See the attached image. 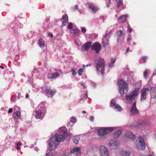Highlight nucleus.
Segmentation results:
<instances>
[{"instance_id": "obj_11", "label": "nucleus", "mask_w": 156, "mask_h": 156, "mask_svg": "<svg viewBox=\"0 0 156 156\" xmlns=\"http://www.w3.org/2000/svg\"><path fill=\"white\" fill-rule=\"evenodd\" d=\"M101 156H109V154L107 148L105 146L101 145L98 148Z\"/></svg>"}, {"instance_id": "obj_51", "label": "nucleus", "mask_w": 156, "mask_h": 156, "mask_svg": "<svg viewBox=\"0 0 156 156\" xmlns=\"http://www.w3.org/2000/svg\"><path fill=\"white\" fill-rule=\"evenodd\" d=\"M22 145V144L21 142H19L17 144V146H21Z\"/></svg>"}, {"instance_id": "obj_23", "label": "nucleus", "mask_w": 156, "mask_h": 156, "mask_svg": "<svg viewBox=\"0 0 156 156\" xmlns=\"http://www.w3.org/2000/svg\"><path fill=\"white\" fill-rule=\"evenodd\" d=\"M69 31L72 35L75 37H76L80 33V30L76 27L73 29L69 30Z\"/></svg>"}, {"instance_id": "obj_28", "label": "nucleus", "mask_w": 156, "mask_h": 156, "mask_svg": "<svg viewBox=\"0 0 156 156\" xmlns=\"http://www.w3.org/2000/svg\"><path fill=\"white\" fill-rule=\"evenodd\" d=\"M128 16L126 15H124L120 16L119 18V23H124L126 20Z\"/></svg>"}, {"instance_id": "obj_37", "label": "nucleus", "mask_w": 156, "mask_h": 156, "mask_svg": "<svg viewBox=\"0 0 156 156\" xmlns=\"http://www.w3.org/2000/svg\"><path fill=\"white\" fill-rule=\"evenodd\" d=\"M141 61L142 62L145 63L146 62L147 59V58L146 56H143L141 57Z\"/></svg>"}, {"instance_id": "obj_1", "label": "nucleus", "mask_w": 156, "mask_h": 156, "mask_svg": "<svg viewBox=\"0 0 156 156\" xmlns=\"http://www.w3.org/2000/svg\"><path fill=\"white\" fill-rule=\"evenodd\" d=\"M60 134L56 135L54 137L50 136L49 139L47 141L49 149L52 150L55 149L58 145V142L63 141L65 139V136L67 137L71 136V133L68 132L66 128L62 127L59 129Z\"/></svg>"}, {"instance_id": "obj_53", "label": "nucleus", "mask_w": 156, "mask_h": 156, "mask_svg": "<svg viewBox=\"0 0 156 156\" xmlns=\"http://www.w3.org/2000/svg\"><path fill=\"white\" fill-rule=\"evenodd\" d=\"M34 150H35V151H38L39 150V149L37 147H35V148H34Z\"/></svg>"}, {"instance_id": "obj_18", "label": "nucleus", "mask_w": 156, "mask_h": 156, "mask_svg": "<svg viewBox=\"0 0 156 156\" xmlns=\"http://www.w3.org/2000/svg\"><path fill=\"white\" fill-rule=\"evenodd\" d=\"M117 35L118 37L117 41L118 42H121L124 40L125 34L122 30L117 31Z\"/></svg>"}, {"instance_id": "obj_64", "label": "nucleus", "mask_w": 156, "mask_h": 156, "mask_svg": "<svg viewBox=\"0 0 156 156\" xmlns=\"http://www.w3.org/2000/svg\"><path fill=\"white\" fill-rule=\"evenodd\" d=\"M155 71H156V73H154L153 74V75H156V70Z\"/></svg>"}, {"instance_id": "obj_54", "label": "nucleus", "mask_w": 156, "mask_h": 156, "mask_svg": "<svg viewBox=\"0 0 156 156\" xmlns=\"http://www.w3.org/2000/svg\"><path fill=\"white\" fill-rule=\"evenodd\" d=\"M81 85H82V86H83V87H85V84H84V83H81Z\"/></svg>"}, {"instance_id": "obj_31", "label": "nucleus", "mask_w": 156, "mask_h": 156, "mask_svg": "<svg viewBox=\"0 0 156 156\" xmlns=\"http://www.w3.org/2000/svg\"><path fill=\"white\" fill-rule=\"evenodd\" d=\"M48 144V150L46 152V156H52L53 155V153L52 150H53L49 149V145Z\"/></svg>"}, {"instance_id": "obj_33", "label": "nucleus", "mask_w": 156, "mask_h": 156, "mask_svg": "<svg viewBox=\"0 0 156 156\" xmlns=\"http://www.w3.org/2000/svg\"><path fill=\"white\" fill-rule=\"evenodd\" d=\"M80 140V137L79 136H74L73 138V142L76 144L78 143Z\"/></svg>"}, {"instance_id": "obj_50", "label": "nucleus", "mask_w": 156, "mask_h": 156, "mask_svg": "<svg viewBox=\"0 0 156 156\" xmlns=\"http://www.w3.org/2000/svg\"><path fill=\"white\" fill-rule=\"evenodd\" d=\"M84 98H87V93H86L84 94Z\"/></svg>"}, {"instance_id": "obj_47", "label": "nucleus", "mask_w": 156, "mask_h": 156, "mask_svg": "<svg viewBox=\"0 0 156 156\" xmlns=\"http://www.w3.org/2000/svg\"><path fill=\"white\" fill-rule=\"evenodd\" d=\"M48 35L51 37H52L53 36V34L51 33H49L48 34Z\"/></svg>"}, {"instance_id": "obj_52", "label": "nucleus", "mask_w": 156, "mask_h": 156, "mask_svg": "<svg viewBox=\"0 0 156 156\" xmlns=\"http://www.w3.org/2000/svg\"><path fill=\"white\" fill-rule=\"evenodd\" d=\"M61 156H66V153H64Z\"/></svg>"}, {"instance_id": "obj_9", "label": "nucleus", "mask_w": 156, "mask_h": 156, "mask_svg": "<svg viewBox=\"0 0 156 156\" xmlns=\"http://www.w3.org/2000/svg\"><path fill=\"white\" fill-rule=\"evenodd\" d=\"M136 139V135L132 132L127 131L125 132L124 138L125 141L127 142L128 139L132 141H134Z\"/></svg>"}, {"instance_id": "obj_13", "label": "nucleus", "mask_w": 156, "mask_h": 156, "mask_svg": "<svg viewBox=\"0 0 156 156\" xmlns=\"http://www.w3.org/2000/svg\"><path fill=\"white\" fill-rule=\"evenodd\" d=\"M110 31L106 32L104 35L102 41L104 47H105L109 44V39L110 36Z\"/></svg>"}, {"instance_id": "obj_36", "label": "nucleus", "mask_w": 156, "mask_h": 156, "mask_svg": "<svg viewBox=\"0 0 156 156\" xmlns=\"http://www.w3.org/2000/svg\"><path fill=\"white\" fill-rule=\"evenodd\" d=\"M144 78L146 79L149 75V71L146 70L144 72Z\"/></svg>"}, {"instance_id": "obj_34", "label": "nucleus", "mask_w": 156, "mask_h": 156, "mask_svg": "<svg viewBox=\"0 0 156 156\" xmlns=\"http://www.w3.org/2000/svg\"><path fill=\"white\" fill-rule=\"evenodd\" d=\"M117 4V8L119 9L120 7L123 5L122 0H116Z\"/></svg>"}, {"instance_id": "obj_24", "label": "nucleus", "mask_w": 156, "mask_h": 156, "mask_svg": "<svg viewBox=\"0 0 156 156\" xmlns=\"http://www.w3.org/2000/svg\"><path fill=\"white\" fill-rule=\"evenodd\" d=\"M13 116L15 121L17 122V119H18L21 118V113L20 111H16V112H14L13 113Z\"/></svg>"}, {"instance_id": "obj_14", "label": "nucleus", "mask_w": 156, "mask_h": 156, "mask_svg": "<svg viewBox=\"0 0 156 156\" xmlns=\"http://www.w3.org/2000/svg\"><path fill=\"white\" fill-rule=\"evenodd\" d=\"M45 113H43V111L41 110H35L34 111L33 114L36 119H40L43 117Z\"/></svg>"}, {"instance_id": "obj_3", "label": "nucleus", "mask_w": 156, "mask_h": 156, "mask_svg": "<svg viewBox=\"0 0 156 156\" xmlns=\"http://www.w3.org/2000/svg\"><path fill=\"white\" fill-rule=\"evenodd\" d=\"M118 127H105L98 129L97 132V135L99 138L102 140H105L106 138L105 135L115 130H117Z\"/></svg>"}, {"instance_id": "obj_59", "label": "nucleus", "mask_w": 156, "mask_h": 156, "mask_svg": "<svg viewBox=\"0 0 156 156\" xmlns=\"http://www.w3.org/2000/svg\"><path fill=\"white\" fill-rule=\"evenodd\" d=\"M0 68L2 69H3L4 67L2 66H0Z\"/></svg>"}, {"instance_id": "obj_2", "label": "nucleus", "mask_w": 156, "mask_h": 156, "mask_svg": "<svg viewBox=\"0 0 156 156\" xmlns=\"http://www.w3.org/2000/svg\"><path fill=\"white\" fill-rule=\"evenodd\" d=\"M152 82V80H150L148 83L147 87L142 90L140 99L141 101H143L145 100L149 93L150 92L151 101H154L156 103V93L154 91V88L150 85Z\"/></svg>"}, {"instance_id": "obj_22", "label": "nucleus", "mask_w": 156, "mask_h": 156, "mask_svg": "<svg viewBox=\"0 0 156 156\" xmlns=\"http://www.w3.org/2000/svg\"><path fill=\"white\" fill-rule=\"evenodd\" d=\"M91 42L89 41L83 44L82 46V50L83 51H88L90 47H91Z\"/></svg>"}, {"instance_id": "obj_62", "label": "nucleus", "mask_w": 156, "mask_h": 156, "mask_svg": "<svg viewBox=\"0 0 156 156\" xmlns=\"http://www.w3.org/2000/svg\"><path fill=\"white\" fill-rule=\"evenodd\" d=\"M16 96L15 95H14L12 96V98H16Z\"/></svg>"}, {"instance_id": "obj_16", "label": "nucleus", "mask_w": 156, "mask_h": 156, "mask_svg": "<svg viewBox=\"0 0 156 156\" xmlns=\"http://www.w3.org/2000/svg\"><path fill=\"white\" fill-rule=\"evenodd\" d=\"M119 143L118 141L116 140H111L109 144V146L112 148L115 149L117 147L119 146Z\"/></svg>"}, {"instance_id": "obj_30", "label": "nucleus", "mask_w": 156, "mask_h": 156, "mask_svg": "<svg viewBox=\"0 0 156 156\" xmlns=\"http://www.w3.org/2000/svg\"><path fill=\"white\" fill-rule=\"evenodd\" d=\"M76 27V26L74 24L72 23L69 22L68 24L67 28L70 30L74 29Z\"/></svg>"}, {"instance_id": "obj_6", "label": "nucleus", "mask_w": 156, "mask_h": 156, "mask_svg": "<svg viewBox=\"0 0 156 156\" xmlns=\"http://www.w3.org/2000/svg\"><path fill=\"white\" fill-rule=\"evenodd\" d=\"M136 148L139 150H143L145 148V143L143 136H138L135 143Z\"/></svg>"}, {"instance_id": "obj_20", "label": "nucleus", "mask_w": 156, "mask_h": 156, "mask_svg": "<svg viewBox=\"0 0 156 156\" xmlns=\"http://www.w3.org/2000/svg\"><path fill=\"white\" fill-rule=\"evenodd\" d=\"M70 152L80 156L81 154L80 148L78 147H75L73 149L70 150Z\"/></svg>"}, {"instance_id": "obj_41", "label": "nucleus", "mask_w": 156, "mask_h": 156, "mask_svg": "<svg viewBox=\"0 0 156 156\" xmlns=\"http://www.w3.org/2000/svg\"><path fill=\"white\" fill-rule=\"evenodd\" d=\"M77 70L76 69V70H75L74 69H71V72L72 73V75H75L76 74V70Z\"/></svg>"}, {"instance_id": "obj_46", "label": "nucleus", "mask_w": 156, "mask_h": 156, "mask_svg": "<svg viewBox=\"0 0 156 156\" xmlns=\"http://www.w3.org/2000/svg\"><path fill=\"white\" fill-rule=\"evenodd\" d=\"M129 48H127L126 50V51L125 53L126 54H127V53H128L129 51Z\"/></svg>"}, {"instance_id": "obj_45", "label": "nucleus", "mask_w": 156, "mask_h": 156, "mask_svg": "<svg viewBox=\"0 0 156 156\" xmlns=\"http://www.w3.org/2000/svg\"><path fill=\"white\" fill-rule=\"evenodd\" d=\"M12 109L11 108H10L9 109L8 112L9 113H10L12 112Z\"/></svg>"}, {"instance_id": "obj_7", "label": "nucleus", "mask_w": 156, "mask_h": 156, "mask_svg": "<svg viewBox=\"0 0 156 156\" xmlns=\"http://www.w3.org/2000/svg\"><path fill=\"white\" fill-rule=\"evenodd\" d=\"M139 89L135 88L130 94L127 95L126 96V102L128 104L131 103L135 99V98L138 95Z\"/></svg>"}, {"instance_id": "obj_19", "label": "nucleus", "mask_w": 156, "mask_h": 156, "mask_svg": "<svg viewBox=\"0 0 156 156\" xmlns=\"http://www.w3.org/2000/svg\"><path fill=\"white\" fill-rule=\"evenodd\" d=\"M130 113L132 115H137L139 113V111L136 108L135 102L131 107Z\"/></svg>"}, {"instance_id": "obj_58", "label": "nucleus", "mask_w": 156, "mask_h": 156, "mask_svg": "<svg viewBox=\"0 0 156 156\" xmlns=\"http://www.w3.org/2000/svg\"><path fill=\"white\" fill-rule=\"evenodd\" d=\"M28 97H29V95H28V94H27L26 95V98H27Z\"/></svg>"}, {"instance_id": "obj_10", "label": "nucleus", "mask_w": 156, "mask_h": 156, "mask_svg": "<svg viewBox=\"0 0 156 156\" xmlns=\"http://www.w3.org/2000/svg\"><path fill=\"white\" fill-rule=\"evenodd\" d=\"M42 89L46 92V95L48 97L53 96L56 92L55 90H51L50 87L47 86L43 87Z\"/></svg>"}, {"instance_id": "obj_39", "label": "nucleus", "mask_w": 156, "mask_h": 156, "mask_svg": "<svg viewBox=\"0 0 156 156\" xmlns=\"http://www.w3.org/2000/svg\"><path fill=\"white\" fill-rule=\"evenodd\" d=\"M84 69H80L78 70V73L80 76L82 75V73L83 72V70Z\"/></svg>"}, {"instance_id": "obj_25", "label": "nucleus", "mask_w": 156, "mask_h": 156, "mask_svg": "<svg viewBox=\"0 0 156 156\" xmlns=\"http://www.w3.org/2000/svg\"><path fill=\"white\" fill-rule=\"evenodd\" d=\"M131 151L126 150L122 151L120 153V154L122 156H136L134 155H131Z\"/></svg>"}, {"instance_id": "obj_61", "label": "nucleus", "mask_w": 156, "mask_h": 156, "mask_svg": "<svg viewBox=\"0 0 156 156\" xmlns=\"http://www.w3.org/2000/svg\"><path fill=\"white\" fill-rule=\"evenodd\" d=\"M18 108V107L17 106H15L14 107V108H15V109H16V108Z\"/></svg>"}, {"instance_id": "obj_48", "label": "nucleus", "mask_w": 156, "mask_h": 156, "mask_svg": "<svg viewBox=\"0 0 156 156\" xmlns=\"http://www.w3.org/2000/svg\"><path fill=\"white\" fill-rule=\"evenodd\" d=\"M74 43L75 44H76V45L78 46H79V44H78V43L76 41H75V42H74Z\"/></svg>"}, {"instance_id": "obj_29", "label": "nucleus", "mask_w": 156, "mask_h": 156, "mask_svg": "<svg viewBox=\"0 0 156 156\" xmlns=\"http://www.w3.org/2000/svg\"><path fill=\"white\" fill-rule=\"evenodd\" d=\"M122 129H120L117 130L114 134L113 136L114 138H117L121 134Z\"/></svg>"}, {"instance_id": "obj_15", "label": "nucleus", "mask_w": 156, "mask_h": 156, "mask_svg": "<svg viewBox=\"0 0 156 156\" xmlns=\"http://www.w3.org/2000/svg\"><path fill=\"white\" fill-rule=\"evenodd\" d=\"M86 7L93 13H95L98 10V8L93 3L88 2L86 5Z\"/></svg>"}, {"instance_id": "obj_44", "label": "nucleus", "mask_w": 156, "mask_h": 156, "mask_svg": "<svg viewBox=\"0 0 156 156\" xmlns=\"http://www.w3.org/2000/svg\"><path fill=\"white\" fill-rule=\"evenodd\" d=\"M89 119L90 121L93 122L94 120V117L93 116H90V117Z\"/></svg>"}, {"instance_id": "obj_55", "label": "nucleus", "mask_w": 156, "mask_h": 156, "mask_svg": "<svg viewBox=\"0 0 156 156\" xmlns=\"http://www.w3.org/2000/svg\"><path fill=\"white\" fill-rule=\"evenodd\" d=\"M20 147H19V146H17V147L16 148V149L18 150V149H20Z\"/></svg>"}, {"instance_id": "obj_5", "label": "nucleus", "mask_w": 156, "mask_h": 156, "mask_svg": "<svg viewBox=\"0 0 156 156\" xmlns=\"http://www.w3.org/2000/svg\"><path fill=\"white\" fill-rule=\"evenodd\" d=\"M118 85L119 86V91L120 94L122 95L127 93L128 90L127 83L122 79L118 81Z\"/></svg>"}, {"instance_id": "obj_49", "label": "nucleus", "mask_w": 156, "mask_h": 156, "mask_svg": "<svg viewBox=\"0 0 156 156\" xmlns=\"http://www.w3.org/2000/svg\"><path fill=\"white\" fill-rule=\"evenodd\" d=\"M21 94L20 93H19L18 95V98L19 99L20 98V97H21Z\"/></svg>"}, {"instance_id": "obj_43", "label": "nucleus", "mask_w": 156, "mask_h": 156, "mask_svg": "<svg viewBox=\"0 0 156 156\" xmlns=\"http://www.w3.org/2000/svg\"><path fill=\"white\" fill-rule=\"evenodd\" d=\"M81 30L83 33H84L86 32V29L84 27H83L81 28Z\"/></svg>"}, {"instance_id": "obj_38", "label": "nucleus", "mask_w": 156, "mask_h": 156, "mask_svg": "<svg viewBox=\"0 0 156 156\" xmlns=\"http://www.w3.org/2000/svg\"><path fill=\"white\" fill-rule=\"evenodd\" d=\"M76 119L74 117H72L70 119V122L73 123H75L76 122Z\"/></svg>"}, {"instance_id": "obj_32", "label": "nucleus", "mask_w": 156, "mask_h": 156, "mask_svg": "<svg viewBox=\"0 0 156 156\" xmlns=\"http://www.w3.org/2000/svg\"><path fill=\"white\" fill-rule=\"evenodd\" d=\"M39 46L41 48H43L44 46V42L42 39H40L39 40L38 42Z\"/></svg>"}, {"instance_id": "obj_60", "label": "nucleus", "mask_w": 156, "mask_h": 156, "mask_svg": "<svg viewBox=\"0 0 156 156\" xmlns=\"http://www.w3.org/2000/svg\"><path fill=\"white\" fill-rule=\"evenodd\" d=\"M82 113L83 114H85L86 113V112L84 111H83L82 112Z\"/></svg>"}, {"instance_id": "obj_12", "label": "nucleus", "mask_w": 156, "mask_h": 156, "mask_svg": "<svg viewBox=\"0 0 156 156\" xmlns=\"http://www.w3.org/2000/svg\"><path fill=\"white\" fill-rule=\"evenodd\" d=\"M110 106L111 107L118 112H121L122 110V107L118 104H116V100L112 99L110 102Z\"/></svg>"}, {"instance_id": "obj_40", "label": "nucleus", "mask_w": 156, "mask_h": 156, "mask_svg": "<svg viewBox=\"0 0 156 156\" xmlns=\"http://www.w3.org/2000/svg\"><path fill=\"white\" fill-rule=\"evenodd\" d=\"M127 31L129 32L130 33L132 31V28L129 26V25H128L127 26Z\"/></svg>"}, {"instance_id": "obj_42", "label": "nucleus", "mask_w": 156, "mask_h": 156, "mask_svg": "<svg viewBox=\"0 0 156 156\" xmlns=\"http://www.w3.org/2000/svg\"><path fill=\"white\" fill-rule=\"evenodd\" d=\"M131 36L129 35H128L127 38V41L128 42H129L131 41Z\"/></svg>"}, {"instance_id": "obj_57", "label": "nucleus", "mask_w": 156, "mask_h": 156, "mask_svg": "<svg viewBox=\"0 0 156 156\" xmlns=\"http://www.w3.org/2000/svg\"><path fill=\"white\" fill-rule=\"evenodd\" d=\"M92 85L93 86H94V87H95V86L96 84L95 83H92Z\"/></svg>"}, {"instance_id": "obj_17", "label": "nucleus", "mask_w": 156, "mask_h": 156, "mask_svg": "<svg viewBox=\"0 0 156 156\" xmlns=\"http://www.w3.org/2000/svg\"><path fill=\"white\" fill-rule=\"evenodd\" d=\"M91 48L92 49L94 50L96 52L98 53L101 48V45L99 43H95L92 45Z\"/></svg>"}, {"instance_id": "obj_8", "label": "nucleus", "mask_w": 156, "mask_h": 156, "mask_svg": "<svg viewBox=\"0 0 156 156\" xmlns=\"http://www.w3.org/2000/svg\"><path fill=\"white\" fill-rule=\"evenodd\" d=\"M104 59L101 58L97 59L96 60L97 72L99 74L103 75L104 73Z\"/></svg>"}, {"instance_id": "obj_4", "label": "nucleus", "mask_w": 156, "mask_h": 156, "mask_svg": "<svg viewBox=\"0 0 156 156\" xmlns=\"http://www.w3.org/2000/svg\"><path fill=\"white\" fill-rule=\"evenodd\" d=\"M118 85L119 86V91L120 94L122 95L127 93L128 90L127 83L122 79L118 81Z\"/></svg>"}, {"instance_id": "obj_21", "label": "nucleus", "mask_w": 156, "mask_h": 156, "mask_svg": "<svg viewBox=\"0 0 156 156\" xmlns=\"http://www.w3.org/2000/svg\"><path fill=\"white\" fill-rule=\"evenodd\" d=\"M45 103L44 102H41L38 106V108L39 110H41L43 111V113H46L47 109V108L45 107Z\"/></svg>"}, {"instance_id": "obj_63", "label": "nucleus", "mask_w": 156, "mask_h": 156, "mask_svg": "<svg viewBox=\"0 0 156 156\" xmlns=\"http://www.w3.org/2000/svg\"><path fill=\"white\" fill-rule=\"evenodd\" d=\"M146 156H153L151 154H149L148 155H147Z\"/></svg>"}, {"instance_id": "obj_26", "label": "nucleus", "mask_w": 156, "mask_h": 156, "mask_svg": "<svg viewBox=\"0 0 156 156\" xmlns=\"http://www.w3.org/2000/svg\"><path fill=\"white\" fill-rule=\"evenodd\" d=\"M62 21L64 25H66L67 24L68 22V17L67 15L65 14L62 16Z\"/></svg>"}, {"instance_id": "obj_35", "label": "nucleus", "mask_w": 156, "mask_h": 156, "mask_svg": "<svg viewBox=\"0 0 156 156\" xmlns=\"http://www.w3.org/2000/svg\"><path fill=\"white\" fill-rule=\"evenodd\" d=\"M115 61V59L112 58L111 60V62L109 64V67L112 68L114 66V64Z\"/></svg>"}, {"instance_id": "obj_56", "label": "nucleus", "mask_w": 156, "mask_h": 156, "mask_svg": "<svg viewBox=\"0 0 156 156\" xmlns=\"http://www.w3.org/2000/svg\"><path fill=\"white\" fill-rule=\"evenodd\" d=\"M74 8H75V9H78V6L75 5L74 7Z\"/></svg>"}, {"instance_id": "obj_27", "label": "nucleus", "mask_w": 156, "mask_h": 156, "mask_svg": "<svg viewBox=\"0 0 156 156\" xmlns=\"http://www.w3.org/2000/svg\"><path fill=\"white\" fill-rule=\"evenodd\" d=\"M59 74L58 73H56L54 74H50L48 75V79H55L59 76Z\"/></svg>"}]
</instances>
